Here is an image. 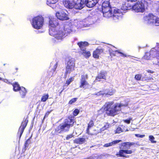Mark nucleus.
<instances>
[{
    "label": "nucleus",
    "instance_id": "obj_1",
    "mask_svg": "<svg viewBox=\"0 0 159 159\" xmlns=\"http://www.w3.org/2000/svg\"><path fill=\"white\" fill-rule=\"evenodd\" d=\"M128 106V104H124L122 103H114L113 102L106 103L101 110L102 109L108 116H114L121 111V107Z\"/></svg>",
    "mask_w": 159,
    "mask_h": 159
},
{
    "label": "nucleus",
    "instance_id": "obj_2",
    "mask_svg": "<svg viewBox=\"0 0 159 159\" xmlns=\"http://www.w3.org/2000/svg\"><path fill=\"white\" fill-rule=\"evenodd\" d=\"M71 30L64 28V29L60 28L54 29L50 28L49 30V34L54 37L55 39L62 41L63 39L69 33Z\"/></svg>",
    "mask_w": 159,
    "mask_h": 159
},
{
    "label": "nucleus",
    "instance_id": "obj_3",
    "mask_svg": "<svg viewBox=\"0 0 159 159\" xmlns=\"http://www.w3.org/2000/svg\"><path fill=\"white\" fill-rule=\"evenodd\" d=\"M74 117L73 116H68L55 129V132L57 134L69 131L70 127L73 126L74 123Z\"/></svg>",
    "mask_w": 159,
    "mask_h": 159
},
{
    "label": "nucleus",
    "instance_id": "obj_4",
    "mask_svg": "<svg viewBox=\"0 0 159 159\" xmlns=\"http://www.w3.org/2000/svg\"><path fill=\"white\" fill-rule=\"evenodd\" d=\"M103 16L107 18H109L112 17L113 19L116 20L118 19L119 17L121 16L122 15L120 10L114 8V9H108V11H106L105 12H102Z\"/></svg>",
    "mask_w": 159,
    "mask_h": 159
},
{
    "label": "nucleus",
    "instance_id": "obj_5",
    "mask_svg": "<svg viewBox=\"0 0 159 159\" xmlns=\"http://www.w3.org/2000/svg\"><path fill=\"white\" fill-rule=\"evenodd\" d=\"M147 2L145 1H140L137 2L133 6H130L129 8H132L136 12L143 13L145 11L146 4Z\"/></svg>",
    "mask_w": 159,
    "mask_h": 159
},
{
    "label": "nucleus",
    "instance_id": "obj_6",
    "mask_svg": "<svg viewBox=\"0 0 159 159\" xmlns=\"http://www.w3.org/2000/svg\"><path fill=\"white\" fill-rule=\"evenodd\" d=\"M43 22L44 19L43 17L37 16L33 18L32 25L34 28L38 30L42 28Z\"/></svg>",
    "mask_w": 159,
    "mask_h": 159
},
{
    "label": "nucleus",
    "instance_id": "obj_7",
    "mask_svg": "<svg viewBox=\"0 0 159 159\" xmlns=\"http://www.w3.org/2000/svg\"><path fill=\"white\" fill-rule=\"evenodd\" d=\"M75 61L74 58H71L69 59L66 66V70L65 73V78L66 77L68 73H70L71 71L75 70Z\"/></svg>",
    "mask_w": 159,
    "mask_h": 159
},
{
    "label": "nucleus",
    "instance_id": "obj_8",
    "mask_svg": "<svg viewBox=\"0 0 159 159\" xmlns=\"http://www.w3.org/2000/svg\"><path fill=\"white\" fill-rule=\"evenodd\" d=\"M88 78V75L87 74H84L81 75L80 83V84L79 86L80 88L84 89L88 88V86L89 84L87 81V80Z\"/></svg>",
    "mask_w": 159,
    "mask_h": 159
},
{
    "label": "nucleus",
    "instance_id": "obj_9",
    "mask_svg": "<svg viewBox=\"0 0 159 159\" xmlns=\"http://www.w3.org/2000/svg\"><path fill=\"white\" fill-rule=\"evenodd\" d=\"M28 122V120L25 119L21 122V125L19 128L17 133V136H18L19 139L20 138L25 129L27 125Z\"/></svg>",
    "mask_w": 159,
    "mask_h": 159
},
{
    "label": "nucleus",
    "instance_id": "obj_10",
    "mask_svg": "<svg viewBox=\"0 0 159 159\" xmlns=\"http://www.w3.org/2000/svg\"><path fill=\"white\" fill-rule=\"evenodd\" d=\"M59 23L57 18L51 17L49 18V26L52 28L57 29L56 27L58 26Z\"/></svg>",
    "mask_w": 159,
    "mask_h": 159
},
{
    "label": "nucleus",
    "instance_id": "obj_11",
    "mask_svg": "<svg viewBox=\"0 0 159 159\" xmlns=\"http://www.w3.org/2000/svg\"><path fill=\"white\" fill-rule=\"evenodd\" d=\"M110 0H104L102 5V11L105 12L108 9H114L115 7H112L110 5Z\"/></svg>",
    "mask_w": 159,
    "mask_h": 159
},
{
    "label": "nucleus",
    "instance_id": "obj_12",
    "mask_svg": "<svg viewBox=\"0 0 159 159\" xmlns=\"http://www.w3.org/2000/svg\"><path fill=\"white\" fill-rule=\"evenodd\" d=\"M83 3L89 8L94 7L98 2V0H81Z\"/></svg>",
    "mask_w": 159,
    "mask_h": 159
},
{
    "label": "nucleus",
    "instance_id": "obj_13",
    "mask_svg": "<svg viewBox=\"0 0 159 159\" xmlns=\"http://www.w3.org/2000/svg\"><path fill=\"white\" fill-rule=\"evenodd\" d=\"M56 16L57 19L61 20H67L69 19L68 14L63 11L57 12L56 13Z\"/></svg>",
    "mask_w": 159,
    "mask_h": 159
},
{
    "label": "nucleus",
    "instance_id": "obj_14",
    "mask_svg": "<svg viewBox=\"0 0 159 159\" xmlns=\"http://www.w3.org/2000/svg\"><path fill=\"white\" fill-rule=\"evenodd\" d=\"M156 16L152 13H149L145 17V20L149 24H153L155 22Z\"/></svg>",
    "mask_w": 159,
    "mask_h": 159
},
{
    "label": "nucleus",
    "instance_id": "obj_15",
    "mask_svg": "<svg viewBox=\"0 0 159 159\" xmlns=\"http://www.w3.org/2000/svg\"><path fill=\"white\" fill-rule=\"evenodd\" d=\"M107 74L106 71H101L96 77L95 80L97 81H100L102 79L106 80Z\"/></svg>",
    "mask_w": 159,
    "mask_h": 159
},
{
    "label": "nucleus",
    "instance_id": "obj_16",
    "mask_svg": "<svg viewBox=\"0 0 159 159\" xmlns=\"http://www.w3.org/2000/svg\"><path fill=\"white\" fill-rule=\"evenodd\" d=\"M104 51V49L103 48L99 49L97 48L93 52V57L96 59H98L99 55L103 53Z\"/></svg>",
    "mask_w": 159,
    "mask_h": 159
},
{
    "label": "nucleus",
    "instance_id": "obj_17",
    "mask_svg": "<svg viewBox=\"0 0 159 159\" xmlns=\"http://www.w3.org/2000/svg\"><path fill=\"white\" fill-rule=\"evenodd\" d=\"M74 2V0H63V2L64 6L68 9H72Z\"/></svg>",
    "mask_w": 159,
    "mask_h": 159
},
{
    "label": "nucleus",
    "instance_id": "obj_18",
    "mask_svg": "<svg viewBox=\"0 0 159 159\" xmlns=\"http://www.w3.org/2000/svg\"><path fill=\"white\" fill-rule=\"evenodd\" d=\"M77 44L79 46L80 50L82 51L86 49V47L89 45V43L86 41H81L78 42Z\"/></svg>",
    "mask_w": 159,
    "mask_h": 159
},
{
    "label": "nucleus",
    "instance_id": "obj_19",
    "mask_svg": "<svg viewBox=\"0 0 159 159\" xmlns=\"http://www.w3.org/2000/svg\"><path fill=\"white\" fill-rule=\"evenodd\" d=\"M135 144V143L134 142H125L121 144V147H122L120 148H125L129 149L131 146L134 145Z\"/></svg>",
    "mask_w": 159,
    "mask_h": 159
},
{
    "label": "nucleus",
    "instance_id": "obj_20",
    "mask_svg": "<svg viewBox=\"0 0 159 159\" xmlns=\"http://www.w3.org/2000/svg\"><path fill=\"white\" fill-rule=\"evenodd\" d=\"M12 85L13 86V90L16 92L19 91L22 87V86H20L19 83L16 82L12 83Z\"/></svg>",
    "mask_w": 159,
    "mask_h": 159
},
{
    "label": "nucleus",
    "instance_id": "obj_21",
    "mask_svg": "<svg viewBox=\"0 0 159 159\" xmlns=\"http://www.w3.org/2000/svg\"><path fill=\"white\" fill-rule=\"evenodd\" d=\"M19 91L21 97L22 98H25L27 93L26 89L25 87L22 86Z\"/></svg>",
    "mask_w": 159,
    "mask_h": 159
},
{
    "label": "nucleus",
    "instance_id": "obj_22",
    "mask_svg": "<svg viewBox=\"0 0 159 159\" xmlns=\"http://www.w3.org/2000/svg\"><path fill=\"white\" fill-rule=\"evenodd\" d=\"M82 2L81 1L80 3H76L75 2L72 9L74 8L76 9L79 10L82 9L84 6L83 4L82 3Z\"/></svg>",
    "mask_w": 159,
    "mask_h": 159
},
{
    "label": "nucleus",
    "instance_id": "obj_23",
    "mask_svg": "<svg viewBox=\"0 0 159 159\" xmlns=\"http://www.w3.org/2000/svg\"><path fill=\"white\" fill-rule=\"evenodd\" d=\"M94 125V122L93 120H90L89 123L88 124L87 128L86 130V133L89 134V130Z\"/></svg>",
    "mask_w": 159,
    "mask_h": 159
},
{
    "label": "nucleus",
    "instance_id": "obj_24",
    "mask_svg": "<svg viewBox=\"0 0 159 159\" xmlns=\"http://www.w3.org/2000/svg\"><path fill=\"white\" fill-rule=\"evenodd\" d=\"M85 139L83 138L76 139L74 140V143L76 144H81L85 141Z\"/></svg>",
    "mask_w": 159,
    "mask_h": 159
},
{
    "label": "nucleus",
    "instance_id": "obj_25",
    "mask_svg": "<svg viewBox=\"0 0 159 159\" xmlns=\"http://www.w3.org/2000/svg\"><path fill=\"white\" fill-rule=\"evenodd\" d=\"M125 153V150L121 149L119 150V152L116 154V155L118 157H127L124 154Z\"/></svg>",
    "mask_w": 159,
    "mask_h": 159
},
{
    "label": "nucleus",
    "instance_id": "obj_26",
    "mask_svg": "<svg viewBox=\"0 0 159 159\" xmlns=\"http://www.w3.org/2000/svg\"><path fill=\"white\" fill-rule=\"evenodd\" d=\"M81 54L86 58H89L91 55L90 51H86V50L82 51Z\"/></svg>",
    "mask_w": 159,
    "mask_h": 159
},
{
    "label": "nucleus",
    "instance_id": "obj_27",
    "mask_svg": "<svg viewBox=\"0 0 159 159\" xmlns=\"http://www.w3.org/2000/svg\"><path fill=\"white\" fill-rule=\"evenodd\" d=\"M115 91L114 89H109L108 90L107 92L106 93H104V94L106 96H111L113 95Z\"/></svg>",
    "mask_w": 159,
    "mask_h": 159
},
{
    "label": "nucleus",
    "instance_id": "obj_28",
    "mask_svg": "<svg viewBox=\"0 0 159 159\" xmlns=\"http://www.w3.org/2000/svg\"><path fill=\"white\" fill-rule=\"evenodd\" d=\"M49 95L48 93L44 94L42 96L41 99V101L44 102H46L48 98Z\"/></svg>",
    "mask_w": 159,
    "mask_h": 159
},
{
    "label": "nucleus",
    "instance_id": "obj_29",
    "mask_svg": "<svg viewBox=\"0 0 159 159\" xmlns=\"http://www.w3.org/2000/svg\"><path fill=\"white\" fill-rule=\"evenodd\" d=\"M124 131V129L120 126H118L115 130V134H120Z\"/></svg>",
    "mask_w": 159,
    "mask_h": 159
},
{
    "label": "nucleus",
    "instance_id": "obj_30",
    "mask_svg": "<svg viewBox=\"0 0 159 159\" xmlns=\"http://www.w3.org/2000/svg\"><path fill=\"white\" fill-rule=\"evenodd\" d=\"M151 54L149 52H146L143 56V58L146 60H149L151 58Z\"/></svg>",
    "mask_w": 159,
    "mask_h": 159
},
{
    "label": "nucleus",
    "instance_id": "obj_31",
    "mask_svg": "<svg viewBox=\"0 0 159 159\" xmlns=\"http://www.w3.org/2000/svg\"><path fill=\"white\" fill-rule=\"evenodd\" d=\"M118 52H119V51L118 50L109 51L110 55L111 57L116 56V54H118Z\"/></svg>",
    "mask_w": 159,
    "mask_h": 159
},
{
    "label": "nucleus",
    "instance_id": "obj_32",
    "mask_svg": "<svg viewBox=\"0 0 159 159\" xmlns=\"http://www.w3.org/2000/svg\"><path fill=\"white\" fill-rule=\"evenodd\" d=\"M74 78L72 77H70L66 82L65 85L68 86L69 85L70 83L74 80Z\"/></svg>",
    "mask_w": 159,
    "mask_h": 159
},
{
    "label": "nucleus",
    "instance_id": "obj_33",
    "mask_svg": "<svg viewBox=\"0 0 159 159\" xmlns=\"http://www.w3.org/2000/svg\"><path fill=\"white\" fill-rule=\"evenodd\" d=\"M58 1V0H47V3L48 5L54 4L56 3Z\"/></svg>",
    "mask_w": 159,
    "mask_h": 159
},
{
    "label": "nucleus",
    "instance_id": "obj_34",
    "mask_svg": "<svg viewBox=\"0 0 159 159\" xmlns=\"http://www.w3.org/2000/svg\"><path fill=\"white\" fill-rule=\"evenodd\" d=\"M98 133L99 132L98 130H97L96 129H94L93 130V131L90 133L89 131V133L88 134L91 135H97Z\"/></svg>",
    "mask_w": 159,
    "mask_h": 159
},
{
    "label": "nucleus",
    "instance_id": "obj_35",
    "mask_svg": "<svg viewBox=\"0 0 159 159\" xmlns=\"http://www.w3.org/2000/svg\"><path fill=\"white\" fill-rule=\"evenodd\" d=\"M31 138V137H30L28 139H27L26 141L25 142L24 144V147L25 148V150H26V148L28 147L29 144L30 143V142H29V141Z\"/></svg>",
    "mask_w": 159,
    "mask_h": 159
},
{
    "label": "nucleus",
    "instance_id": "obj_36",
    "mask_svg": "<svg viewBox=\"0 0 159 159\" xmlns=\"http://www.w3.org/2000/svg\"><path fill=\"white\" fill-rule=\"evenodd\" d=\"M149 140L152 143H156L157 142L156 141L154 140L155 138L152 135H149Z\"/></svg>",
    "mask_w": 159,
    "mask_h": 159
},
{
    "label": "nucleus",
    "instance_id": "obj_37",
    "mask_svg": "<svg viewBox=\"0 0 159 159\" xmlns=\"http://www.w3.org/2000/svg\"><path fill=\"white\" fill-rule=\"evenodd\" d=\"M77 99L78 98H72L69 102L68 104L70 105L72 104L76 101Z\"/></svg>",
    "mask_w": 159,
    "mask_h": 159
},
{
    "label": "nucleus",
    "instance_id": "obj_38",
    "mask_svg": "<svg viewBox=\"0 0 159 159\" xmlns=\"http://www.w3.org/2000/svg\"><path fill=\"white\" fill-rule=\"evenodd\" d=\"M142 75L141 74H137L135 75V79L138 81L140 80L142 78Z\"/></svg>",
    "mask_w": 159,
    "mask_h": 159
},
{
    "label": "nucleus",
    "instance_id": "obj_39",
    "mask_svg": "<svg viewBox=\"0 0 159 159\" xmlns=\"http://www.w3.org/2000/svg\"><path fill=\"white\" fill-rule=\"evenodd\" d=\"M110 124L108 123H106L105 125H104L102 128V129L104 130L107 129L109 128Z\"/></svg>",
    "mask_w": 159,
    "mask_h": 159
},
{
    "label": "nucleus",
    "instance_id": "obj_40",
    "mask_svg": "<svg viewBox=\"0 0 159 159\" xmlns=\"http://www.w3.org/2000/svg\"><path fill=\"white\" fill-rule=\"evenodd\" d=\"M79 110L77 109H76L73 112V114L74 116H76L79 114Z\"/></svg>",
    "mask_w": 159,
    "mask_h": 159
},
{
    "label": "nucleus",
    "instance_id": "obj_41",
    "mask_svg": "<svg viewBox=\"0 0 159 159\" xmlns=\"http://www.w3.org/2000/svg\"><path fill=\"white\" fill-rule=\"evenodd\" d=\"M133 6V5H130L129 3H125L124 4V6L123 7L125 6L126 7L124 9L127 10H129V9H131V8H129V7H130V6Z\"/></svg>",
    "mask_w": 159,
    "mask_h": 159
},
{
    "label": "nucleus",
    "instance_id": "obj_42",
    "mask_svg": "<svg viewBox=\"0 0 159 159\" xmlns=\"http://www.w3.org/2000/svg\"><path fill=\"white\" fill-rule=\"evenodd\" d=\"M2 81L4 82L7 83V84H8L12 85V84L11 81H10V80H8L6 79H3Z\"/></svg>",
    "mask_w": 159,
    "mask_h": 159
},
{
    "label": "nucleus",
    "instance_id": "obj_43",
    "mask_svg": "<svg viewBox=\"0 0 159 159\" xmlns=\"http://www.w3.org/2000/svg\"><path fill=\"white\" fill-rule=\"evenodd\" d=\"M135 150V149L133 151H132V150H125V153L127 154H130L132 152H134Z\"/></svg>",
    "mask_w": 159,
    "mask_h": 159
},
{
    "label": "nucleus",
    "instance_id": "obj_44",
    "mask_svg": "<svg viewBox=\"0 0 159 159\" xmlns=\"http://www.w3.org/2000/svg\"><path fill=\"white\" fill-rule=\"evenodd\" d=\"M74 136V135L72 134L67 135L66 137V139L67 140H69L73 137Z\"/></svg>",
    "mask_w": 159,
    "mask_h": 159
},
{
    "label": "nucleus",
    "instance_id": "obj_45",
    "mask_svg": "<svg viewBox=\"0 0 159 159\" xmlns=\"http://www.w3.org/2000/svg\"><path fill=\"white\" fill-rule=\"evenodd\" d=\"M154 23L156 25L159 26V18L156 17V20Z\"/></svg>",
    "mask_w": 159,
    "mask_h": 159
},
{
    "label": "nucleus",
    "instance_id": "obj_46",
    "mask_svg": "<svg viewBox=\"0 0 159 159\" xmlns=\"http://www.w3.org/2000/svg\"><path fill=\"white\" fill-rule=\"evenodd\" d=\"M132 120V118H130L128 119H126L123 120V121L127 124H129L130 123V121Z\"/></svg>",
    "mask_w": 159,
    "mask_h": 159
},
{
    "label": "nucleus",
    "instance_id": "obj_47",
    "mask_svg": "<svg viewBox=\"0 0 159 159\" xmlns=\"http://www.w3.org/2000/svg\"><path fill=\"white\" fill-rule=\"evenodd\" d=\"M135 136L137 138H143L145 136V135L144 134L140 135L139 134H135Z\"/></svg>",
    "mask_w": 159,
    "mask_h": 159
},
{
    "label": "nucleus",
    "instance_id": "obj_48",
    "mask_svg": "<svg viewBox=\"0 0 159 159\" xmlns=\"http://www.w3.org/2000/svg\"><path fill=\"white\" fill-rule=\"evenodd\" d=\"M52 111V110H51L50 111H47L45 114L44 116V117L43 120L45 118V117H47L48 116L49 114L51 113V112Z\"/></svg>",
    "mask_w": 159,
    "mask_h": 159
},
{
    "label": "nucleus",
    "instance_id": "obj_49",
    "mask_svg": "<svg viewBox=\"0 0 159 159\" xmlns=\"http://www.w3.org/2000/svg\"><path fill=\"white\" fill-rule=\"evenodd\" d=\"M156 58L159 60V51L157 50L156 51Z\"/></svg>",
    "mask_w": 159,
    "mask_h": 159
},
{
    "label": "nucleus",
    "instance_id": "obj_50",
    "mask_svg": "<svg viewBox=\"0 0 159 159\" xmlns=\"http://www.w3.org/2000/svg\"><path fill=\"white\" fill-rule=\"evenodd\" d=\"M118 54H120V56L123 57H127V55L126 54L119 51V52H118Z\"/></svg>",
    "mask_w": 159,
    "mask_h": 159
},
{
    "label": "nucleus",
    "instance_id": "obj_51",
    "mask_svg": "<svg viewBox=\"0 0 159 159\" xmlns=\"http://www.w3.org/2000/svg\"><path fill=\"white\" fill-rule=\"evenodd\" d=\"M121 141L120 140H117L113 141L112 143V144H116Z\"/></svg>",
    "mask_w": 159,
    "mask_h": 159
},
{
    "label": "nucleus",
    "instance_id": "obj_52",
    "mask_svg": "<svg viewBox=\"0 0 159 159\" xmlns=\"http://www.w3.org/2000/svg\"><path fill=\"white\" fill-rule=\"evenodd\" d=\"M112 145V143H109L105 144L104 146L106 147H108Z\"/></svg>",
    "mask_w": 159,
    "mask_h": 159
},
{
    "label": "nucleus",
    "instance_id": "obj_53",
    "mask_svg": "<svg viewBox=\"0 0 159 159\" xmlns=\"http://www.w3.org/2000/svg\"><path fill=\"white\" fill-rule=\"evenodd\" d=\"M58 62H57L56 64H55L54 65V71H55L56 69H57V65H58Z\"/></svg>",
    "mask_w": 159,
    "mask_h": 159
},
{
    "label": "nucleus",
    "instance_id": "obj_54",
    "mask_svg": "<svg viewBox=\"0 0 159 159\" xmlns=\"http://www.w3.org/2000/svg\"><path fill=\"white\" fill-rule=\"evenodd\" d=\"M147 72L148 73H153L154 72V71L151 70H147Z\"/></svg>",
    "mask_w": 159,
    "mask_h": 159
},
{
    "label": "nucleus",
    "instance_id": "obj_55",
    "mask_svg": "<svg viewBox=\"0 0 159 159\" xmlns=\"http://www.w3.org/2000/svg\"><path fill=\"white\" fill-rule=\"evenodd\" d=\"M64 90V89L63 88L59 93V96H60L61 95V93H62V92Z\"/></svg>",
    "mask_w": 159,
    "mask_h": 159
},
{
    "label": "nucleus",
    "instance_id": "obj_56",
    "mask_svg": "<svg viewBox=\"0 0 159 159\" xmlns=\"http://www.w3.org/2000/svg\"><path fill=\"white\" fill-rule=\"evenodd\" d=\"M137 0H128V1H129L131 2H135L137 1Z\"/></svg>",
    "mask_w": 159,
    "mask_h": 159
},
{
    "label": "nucleus",
    "instance_id": "obj_57",
    "mask_svg": "<svg viewBox=\"0 0 159 159\" xmlns=\"http://www.w3.org/2000/svg\"><path fill=\"white\" fill-rule=\"evenodd\" d=\"M156 46L158 47V48L159 49V43H157Z\"/></svg>",
    "mask_w": 159,
    "mask_h": 159
},
{
    "label": "nucleus",
    "instance_id": "obj_58",
    "mask_svg": "<svg viewBox=\"0 0 159 159\" xmlns=\"http://www.w3.org/2000/svg\"><path fill=\"white\" fill-rule=\"evenodd\" d=\"M157 11L158 12L159 14V7H158V8L157 9Z\"/></svg>",
    "mask_w": 159,
    "mask_h": 159
},
{
    "label": "nucleus",
    "instance_id": "obj_59",
    "mask_svg": "<svg viewBox=\"0 0 159 159\" xmlns=\"http://www.w3.org/2000/svg\"><path fill=\"white\" fill-rule=\"evenodd\" d=\"M16 70H18V68H16Z\"/></svg>",
    "mask_w": 159,
    "mask_h": 159
},
{
    "label": "nucleus",
    "instance_id": "obj_60",
    "mask_svg": "<svg viewBox=\"0 0 159 159\" xmlns=\"http://www.w3.org/2000/svg\"><path fill=\"white\" fill-rule=\"evenodd\" d=\"M2 80V78H1V77H0V80Z\"/></svg>",
    "mask_w": 159,
    "mask_h": 159
},
{
    "label": "nucleus",
    "instance_id": "obj_61",
    "mask_svg": "<svg viewBox=\"0 0 159 159\" xmlns=\"http://www.w3.org/2000/svg\"><path fill=\"white\" fill-rule=\"evenodd\" d=\"M121 126L123 127V125H121Z\"/></svg>",
    "mask_w": 159,
    "mask_h": 159
},
{
    "label": "nucleus",
    "instance_id": "obj_62",
    "mask_svg": "<svg viewBox=\"0 0 159 159\" xmlns=\"http://www.w3.org/2000/svg\"><path fill=\"white\" fill-rule=\"evenodd\" d=\"M128 131V129H127L125 131Z\"/></svg>",
    "mask_w": 159,
    "mask_h": 159
}]
</instances>
